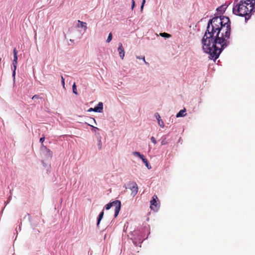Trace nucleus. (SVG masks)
<instances>
[{
	"label": "nucleus",
	"mask_w": 255,
	"mask_h": 255,
	"mask_svg": "<svg viewBox=\"0 0 255 255\" xmlns=\"http://www.w3.org/2000/svg\"><path fill=\"white\" fill-rule=\"evenodd\" d=\"M230 35L231 22L228 17H215L209 20L202 44L210 59L215 60L219 57L230 44Z\"/></svg>",
	"instance_id": "obj_1"
},
{
	"label": "nucleus",
	"mask_w": 255,
	"mask_h": 255,
	"mask_svg": "<svg viewBox=\"0 0 255 255\" xmlns=\"http://www.w3.org/2000/svg\"><path fill=\"white\" fill-rule=\"evenodd\" d=\"M255 3L251 0H242L236 4L234 3L233 12L237 15L246 17L255 9Z\"/></svg>",
	"instance_id": "obj_2"
},
{
	"label": "nucleus",
	"mask_w": 255,
	"mask_h": 255,
	"mask_svg": "<svg viewBox=\"0 0 255 255\" xmlns=\"http://www.w3.org/2000/svg\"><path fill=\"white\" fill-rule=\"evenodd\" d=\"M112 207L115 208V217L116 218L120 211V208H121V202L117 200L113 202L108 203L106 206V209L109 210Z\"/></svg>",
	"instance_id": "obj_3"
},
{
	"label": "nucleus",
	"mask_w": 255,
	"mask_h": 255,
	"mask_svg": "<svg viewBox=\"0 0 255 255\" xmlns=\"http://www.w3.org/2000/svg\"><path fill=\"white\" fill-rule=\"evenodd\" d=\"M13 60L12 61V65H13V71H12V77L13 81L15 80V71L17 67V51L16 50V48H14L13 50Z\"/></svg>",
	"instance_id": "obj_4"
},
{
	"label": "nucleus",
	"mask_w": 255,
	"mask_h": 255,
	"mask_svg": "<svg viewBox=\"0 0 255 255\" xmlns=\"http://www.w3.org/2000/svg\"><path fill=\"white\" fill-rule=\"evenodd\" d=\"M41 151L42 155L46 159H51L52 157V152L45 146L42 145L41 147Z\"/></svg>",
	"instance_id": "obj_5"
},
{
	"label": "nucleus",
	"mask_w": 255,
	"mask_h": 255,
	"mask_svg": "<svg viewBox=\"0 0 255 255\" xmlns=\"http://www.w3.org/2000/svg\"><path fill=\"white\" fill-rule=\"evenodd\" d=\"M127 189H129L131 191V195L133 196H134L137 193V185L134 182L128 183L127 184Z\"/></svg>",
	"instance_id": "obj_6"
},
{
	"label": "nucleus",
	"mask_w": 255,
	"mask_h": 255,
	"mask_svg": "<svg viewBox=\"0 0 255 255\" xmlns=\"http://www.w3.org/2000/svg\"><path fill=\"white\" fill-rule=\"evenodd\" d=\"M103 104L102 102L99 103L97 106L95 107L94 108H90L88 111V112H99L101 113L103 111Z\"/></svg>",
	"instance_id": "obj_7"
},
{
	"label": "nucleus",
	"mask_w": 255,
	"mask_h": 255,
	"mask_svg": "<svg viewBox=\"0 0 255 255\" xmlns=\"http://www.w3.org/2000/svg\"><path fill=\"white\" fill-rule=\"evenodd\" d=\"M158 199L157 196L154 195L153 196V199H152L151 201H150V209L152 210H154L156 209L157 207V203L156 200Z\"/></svg>",
	"instance_id": "obj_8"
},
{
	"label": "nucleus",
	"mask_w": 255,
	"mask_h": 255,
	"mask_svg": "<svg viewBox=\"0 0 255 255\" xmlns=\"http://www.w3.org/2000/svg\"><path fill=\"white\" fill-rule=\"evenodd\" d=\"M118 51L120 57L122 59H123L125 56V50L123 44L121 43L119 44Z\"/></svg>",
	"instance_id": "obj_9"
},
{
	"label": "nucleus",
	"mask_w": 255,
	"mask_h": 255,
	"mask_svg": "<svg viewBox=\"0 0 255 255\" xmlns=\"http://www.w3.org/2000/svg\"><path fill=\"white\" fill-rule=\"evenodd\" d=\"M186 109H184L183 110H180L176 115V117H184L186 115Z\"/></svg>",
	"instance_id": "obj_10"
},
{
	"label": "nucleus",
	"mask_w": 255,
	"mask_h": 255,
	"mask_svg": "<svg viewBox=\"0 0 255 255\" xmlns=\"http://www.w3.org/2000/svg\"><path fill=\"white\" fill-rule=\"evenodd\" d=\"M78 22L79 23H80V25H78V27H84L85 30H86L87 28V27L86 26L87 23L85 22L81 21L80 20H78Z\"/></svg>",
	"instance_id": "obj_11"
},
{
	"label": "nucleus",
	"mask_w": 255,
	"mask_h": 255,
	"mask_svg": "<svg viewBox=\"0 0 255 255\" xmlns=\"http://www.w3.org/2000/svg\"><path fill=\"white\" fill-rule=\"evenodd\" d=\"M158 115V118L157 119L158 125L162 128L164 127V123L161 119H160V117L158 114H157Z\"/></svg>",
	"instance_id": "obj_12"
},
{
	"label": "nucleus",
	"mask_w": 255,
	"mask_h": 255,
	"mask_svg": "<svg viewBox=\"0 0 255 255\" xmlns=\"http://www.w3.org/2000/svg\"><path fill=\"white\" fill-rule=\"evenodd\" d=\"M103 216H104V210H102V212L99 214V217H98L97 226L99 225L100 222L103 218Z\"/></svg>",
	"instance_id": "obj_13"
},
{
	"label": "nucleus",
	"mask_w": 255,
	"mask_h": 255,
	"mask_svg": "<svg viewBox=\"0 0 255 255\" xmlns=\"http://www.w3.org/2000/svg\"><path fill=\"white\" fill-rule=\"evenodd\" d=\"M168 143V140L165 137H163L162 138V140L161 142V145H166Z\"/></svg>",
	"instance_id": "obj_14"
},
{
	"label": "nucleus",
	"mask_w": 255,
	"mask_h": 255,
	"mask_svg": "<svg viewBox=\"0 0 255 255\" xmlns=\"http://www.w3.org/2000/svg\"><path fill=\"white\" fill-rule=\"evenodd\" d=\"M72 90H73V92L76 95H77L78 94V93H77V88H76V84L75 83H74L72 86Z\"/></svg>",
	"instance_id": "obj_15"
},
{
	"label": "nucleus",
	"mask_w": 255,
	"mask_h": 255,
	"mask_svg": "<svg viewBox=\"0 0 255 255\" xmlns=\"http://www.w3.org/2000/svg\"><path fill=\"white\" fill-rule=\"evenodd\" d=\"M160 35L162 37H167V38H169V37H171L170 34L165 33V32L161 33L160 34Z\"/></svg>",
	"instance_id": "obj_16"
},
{
	"label": "nucleus",
	"mask_w": 255,
	"mask_h": 255,
	"mask_svg": "<svg viewBox=\"0 0 255 255\" xmlns=\"http://www.w3.org/2000/svg\"><path fill=\"white\" fill-rule=\"evenodd\" d=\"M112 39V34L111 33H109L108 38L107 39V42L109 43Z\"/></svg>",
	"instance_id": "obj_17"
},
{
	"label": "nucleus",
	"mask_w": 255,
	"mask_h": 255,
	"mask_svg": "<svg viewBox=\"0 0 255 255\" xmlns=\"http://www.w3.org/2000/svg\"><path fill=\"white\" fill-rule=\"evenodd\" d=\"M133 154L135 156H138L139 157H141L143 155L141 154L140 153V152H137V151H134V152H133Z\"/></svg>",
	"instance_id": "obj_18"
},
{
	"label": "nucleus",
	"mask_w": 255,
	"mask_h": 255,
	"mask_svg": "<svg viewBox=\"0 0 255 255\" xmlns=\"http://www.w3.org/2000/svg\"><path fill=\"white\" fill-rule=\"evenodd\" d=\"M136 58L139 59H142L146 64L149 65L148 63H147L145 61V58L144 56H141V57L136 56Z\"/></svg>",
	"instance_id": "obj_19"
},
{
	"label": "nucleus",
	"mask_w": 255,
	"mask_h": 255,
	"mask_svg": "<svg viewBox=\"0 0 255 255\" xmlns=\"http://www.w3.org/2000/svg\"><path fill=\"white\" fill-rule=\"evenodd\" d=\"M140 158L141 159V160H142V161L145 163L146 162H147V159L144 156V155H142Z\"/></svg>",
	"instance_id": "obj_20"
},
{
	"label": "nucleus",
	"mask_w": 255,
	"mask_h": 255,
	"mask_svg": "<svg viewBox=\"0 0 255 255\" xmlns=\"http://www.w3.org/2000/svg\"><path fill=\"white\" fill-rule=\"evenodd\" d=\"M61 82H62V86H63V88H65V81H64V79L62 75H61Z\"/></svg>",
	"instance_id": "obj_21"
},
{
	"label": "nucleus",
	"mask_w": 255,
	"mask_h": 255,
	"mask_svg": "<svg viewBox=\"0 0 255 255\" xmlns=\"http://www.w3.org/2000/svg\"><path fill=\"white\" fill-rule=\"evenodd\" d=\"M98 146L99 147V148L100 149H102V141H101V140L100 139L99 140V142H98Z\"/></svg>",
	"instance_id": "obj_22"
},
{
	"label": "nucleus",
	"mask_w": 255,
	"mask_h": 255,
	"mask_svg": "<svg viewBox=\"0 0 255 255\" xmlns=\"http://www.w3.org/2000/svg\"><path fill=\"white\" fill-rule=\"evenodd\" d=\"M151 139V141L154 143V144H156V140L155 139V138L153 137V136H152L150 138Z\"/></svg>",
	"instance_id": "obj_23"
},
{
	"label": "nucleus",
	"mask_w": 255,
	"mask_h": 255,
	"mask_svg": "<svg viewBox=\"0 0 255 255\" xmlns=\"http://www.w3.org/2000/svg\"><path fill=\"white\" fill-rule=\"evenodd\" d=\"M44 139H45V137L44 136H43L42 137H41L40 138V140H39V141L42 144V145H43V142H44Z\"/></svg>",
	"instance_id": "obj_24"
},
{
	"label": "nucleus",
	"mask_w": 255,
	"mask_h": 255,
	"mask_svg": "<svg viewBox=\"0 0 255 255\" xmlns=\"http://www.w3.org/2000/svg\"><path fill=\"white\" fill-rule=\"evenodd\" d=\"M145 2V0H143L141 5V11L142 10L144 4Z\"/></svg>",
	"instance_id": "obj_25"
},
{
	"label": "nucleus",
	"mask_w": 255,
	"mask_h": 255,
	"mask_svg": "<svg viewBox=\"0 0 255 255\" xmlns=\"http://www.w3.org/2000/svg\"><path fill=\"white\" fill-rule=\"evenodd\" d=\"M131 2H132L131 9H133V8L134 7V5H135L134 0H131Z\"/></svg>",
	"instance_id": "obj_26"
},
{
	"label": "nucleus",
	"mask_w": 255,
	"mask_h": 255,
	"mask_svg": "<svg viewBox=\"0 0 255 255\" xmlns=\"http://www.w3.org/2000/svg\"><path fill=\"white\" fill-rule=\"evenodd\" d=\"M93 128H94V131H97V130H99V129L98 128H97V127H93Z\"/></svg>",
	"instance_id": "obj_27"
},
{
	"label": "nucleus",
	"mask_w": 255,
	"mask_h": 255,
	"mask_svg": "<svg viewBox=\"0 0 255 255\" xmlns=\"http://www.w3.org/2000/svg\"><path fill=\"white\" fill-rule=\"evenodd\" d=\"M145 164L146 166L148 168V162L147 161V162L145 163Z\"/></svg>",
	"instance_id": "obj_28"
},
{
	"label": "nucleus",
	"mask_w": 255,
	"mask_h": 255,
	"mask_svg": "<svg viewBox=\"0 0 255 255\" xmlns=\"http://www.w3.org/2000/svg\"><path fill=\"white\" fill-rule=\"evenodd\" d=\"M157 113L155 114V117L157 118V119L158 118V115H157Z\"/></svg>",
	"instance_id": "obj_29"
},
{
	"label": "nucleus",
	"mask_w": 255,
	"mask_h": 255,
	"mask_svg": "<svg viewBox=\"0 0 255 255\" xmlns=\"http://www.w3.org/2000/svg\"><path fill=\"white\" fill-rule=\"evenodd\" d=\"M37 98V96H36V95H34V96H33L32 97V98H33V99H34V98Z\"/></svg>",
	"instance_id": "obj_30"
}]
</instances>
